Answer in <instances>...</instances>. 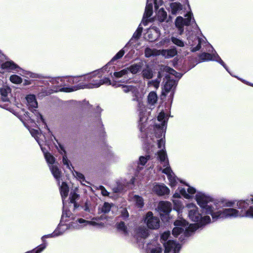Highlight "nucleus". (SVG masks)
<instances>
[{
    "mask_svg": "<svg viewBox=\"0 0 253 253\" xmlns=\"http://www.w3.org/2000/svg\"><path fill=\"white\" fill-rule=\"evenodd\" d=\"M188 224V223L185 220H176L174 222V225L176 226L172 230V234L175 237H177L181 233L183 232L184 228L182 227H185Z\"/></svg>",
    "mask_w": 253,
    "mask_h": 253,
    "instance_id": "obj_8",
    "label": "nucleus"
},
{
    "mask_svg": "<svg viewBox=\"0 0 253 253\" xmlns=\"http://www.w3.org/2000/svg\"><path fill=\"white\" fill-rule=\"evenodd\" d=\"M80 196L78 194L76 193L75 192H71L69 199L70 200V203H74L76 202V200L79 199Z\"/></svg>",
    "mask_w": 253,
    "mask_h": 253,
    "instance_id": "obj_39",
    "label": "nucleus"
},
{
    "mask_svg": "<svg viewBox=\"0 0 253 253\" xmlns=\"http://www.w3.org/2000/svg\"><path fill=\"white\" fill-rule=\"evenodd\" d=\"M147 227L151 229H158L160 227L159 218L156 216H154L152 211H148L144 219Z\"/></svg>",
    "mask_w": 253,
    "mask_h": 253,
    "instance_id": "obj_5",
    "label": "nucleus"
},
{
    "mask_svg": "<svg viewBox=\"0 0 253 253\" xmlns=\"http://www.w3.org/2000/svg\"><path fill=\"white\" fill-rule=\"evenodd\" d=\"M158 209L160 213L161 218L162 220L165 219V217L169 216L171 211V204L168 201H162L159 204Z\"/></svg>",
    "mask_w": 253,
    "mask_h": 253,
    "instance_id": "obj_7",
    "label": "nucleus"
},
{
    "mask_svg": "<svg viewBox=\"0 0 253 253\" xmlns=\"http://www.w3.org/2000/svg\"><path fill=\"white\" fill-rule=\"evenodd\" d=\"M77 221L81 223V224H83V223H85L86 224H89V223H90L91 222L90 221H87V220H86L83 218H79L78 220H77Z\"/></svg>",
    "mask_w": 253,
    "mask_h": 253,
    "instance_id": "obj_63",
    "label": "nucleus"
},
{
    "mask_svg": "<svg viewBox=\"0 0 253 253\" xmlns=\"http://www.w3.org/2000/svg\"><path fill=\"white\" fill-rule=\"evenodd\" d=\"M213 59V61H215L218 63H219L221 65H222L224 68H226V65L223 61L221 59V58L219 56V55L216 53L215 56Z\"/></svg>",
    "mask_w": 253,
    "mask_h": 253,
    "instance_id": "obj_51",
    "label": "nucleus"
},
{
    "mask_svg": "<svg viewBox=\"0 0 253 253\" xmlns=\"http://www.w3.org/2000/svg\"><path fill=\"white\" fill-rule=\"evenodd\" d=\"M128 73V69L127 68L124 69L119 72H115L114 76L116 78H121Z\"/></svg>",
    "mask_w": 253,
    "mask_h": 253,
    "instance_id": "obj_41",
    "label": "nucleus"
},
{
    "mask_svg": "<svg viewBox=\"0 0 253 253\" xmlns=\"http://www.w3.org/2000/svg\"><path fill=\"white\" fill-rule=\"evenodd\" d=\"M171 12L173 14H175L178 11L182 10V5L179 2H173L170 5Z\"/></svg>",
    "mask_w": 253,
    "mask_h": 253,
    "instance_id": "obj_27",
    "label": "nucleus"
},
{
    "mask_svg": "<svg viewBox=\"0 0 253 253\" xmlns=\"http://www.w3.org/2000/svg\"><path fill=\"white\" fill-rule=\"evenodd\" d=\"M10 81L14 84H19L22 83V79L16 75H12L10 77Z\"/></svg>",
    "mask_w": 253,
    "mask_h": 253,
    "instance_id": "obj_36",
    "label": "nucleus"
},
{
    "mask_svg": "<svg viewBox=\"0 0 253 253\" xmlns=\"http://www.w3.org/2000/svg\"><path fill=\"white\" fill-rule=\"evenodd\" d=\"M168 178L169 181V185L171 186V187L175 186L177 184L175 177L170 175L168 176Z\"/></svg>",
    "mask_w": 253,
    "mask_h": 253,
    "instance_id": "obj_45",
    "label": "nucleus"
},
{
    "mask_svg": "<svg viewBox=\"0 0 253 253\" xmlns=\"http://www.w3.org/2000/svg\"><path fill=\"white\" fill-rule=\"evenodd\" d=\"M198 40V44L196 46L198 48V50H199L201 48V43H202V39L199 37L197 38Z\"/></svg>",
    "mask_w": 253,
    "mask_h": 253,
    "instance_id": "obj_64",
    "label": "nucleus"
},
{
    "mask_svg": "<svg viewBox=\"0 0 253 253\" xmlns=\"http://www.w3.org/2000/svg\"><path fill=\"white\" fill-rule=\"evenodd\" d=\"M100 188L101 190V193L102 195L104 196H108L109 195V193L107 191V190L105 189V188L103 186H100Z\"/></svg>",
    "mask_w": 253,
    "mask_h": 253,
    "instance_id": "obj_57",
    "label": "nucleus"
},
{
    "mask_svg": "<svg viewBox=\"0 0 253 253\" xmlns=\"http://www.w3.org/2000/svg\"><path fill=\"white\" fill-rule=\"evenodd\" d=\"M176 246V242L173 240H169L164 243L165 247V253H169Z\"/></svg>",
    "mask_w": 253,
    "mask_h": 253,
    "instance_id": "obj_17",
    "label": "nucleus"
},
{
    "mask_svg": "<svg viewBox=\"0 0 253 253\" xmlns=\"http://www.w3.org/2000/svg\"><path fill=\"white\" fill-rule=\"evenodd\" d=\"M26 98L28 109L33 113L34 111L37 112V110L35 109L38 107V102L35 96L33 94H29L27 96Z\"/></svg>",
    "mask_w": 253,
    "mask_h": 253,
    "instance_id": "obj_9",
    "label": "nucleus"
},
{
    "mask_svg": "<svg viewBox=\"0 0 253 253\" xmlns=\"http://www.w3.org/2000/svg\"><path fill=\"white\" fill-rule=\"evenodd\" d=\"M175 82L174 80L168 79L164 85V89L166 92L169 93L175 85Z\"/></svg>",
    "mask_w": 253,
    "mask_h": 253,
    "instance_id": "obj_24",
    "label": "nucleus"
},
{
    "mask_svg": "<svg viewBox=\"0 0 253 253\" xmlns=\"http://www.w3.org/2000/svg\"><path fill=\"white\" fill-rule=\"evenodd\" d=\"M164 123V122L161 124H156L154 126L155 136L158 138H161L163 135Z\"/></svg>",
    "mask_w": 253,
    "mask_h": 253,
    "instance_id": "obj_16",
    "label": "nucleus"
},
{
    "mask_svg": "<svg viewBox=\"0 0 253 253\" xmlns=\"http://www.w3.org/2000/svg\"><path fill=\"white\" fill-rule=\"evenodd\" d=\"M142 76L144 79H151L153 77V72L151 69H144L142 71Z\"/></svg>",
    "mask_w": 253,
    "mask_h": 253,
    "instance_id": "obj_31",
    "label": "nucleus"
},
{
    "mask_svg": "<svg viewBox=\"0 0 253 253\" xmlns=\"http://www.w3.org/2000/svg\"><path fill=\"white\" fill-rule=\"evenodd\" d=\"M191 21V17L190 15L188 16V17H187V18H183V26H189L190 25Z\"/></svg>",
    "mask_w": 253,
    "mask_h": 253,
    "instance_id": "obj_55",
    "label": "nucleus"
},
{
    "mask_svg": "<svg viewBox=\"0 0 253 253\" xmlns=\"http://www.w3.org/2000/svg\"><path fill=\"white\" fill-rule=\"evenodd\" d=\"M11 88L8 86H3L0 88V93L3 101H7L9 100L8 94L11 92Z\"/></svg>",
    "mask_w": 253,
    "mask_h": 253,
    "instance_id": "obj_15",
    "label": "nucleus"
},
{
    "mask_svg": "<svg viewBox=\"0 0 253 253\" xmlns=\"http://www.w3.org/2000/svg\"><path fill=\"white\" fill-rule=\"evenodd\" d=\"M170 236V232L169 231L164 232L161 236L160 240L166 242Z\"/></svg>",
    "mask_w": 253,
    "mask_h": 253,
    "instance_id": "obj_49",
    "label": "nucleus"
},
{
    "mask_svg": "<svg viewBox=\"0 0 253 253\" xmlns=\"http://www.w3.org/2000/svg\"><path fill=\"white\" fill-rule=\"evenodd\" d=\"M136 202V206L138 208H142L144 206L143 199L139 195H135L134 196Z\"/></svg>",
    "mask_w": 253,
    "mask_h": 253,
    "instance_id": "obj_30",
    "label": "nucleus"
},
{
    "mask_svg": "<svg viewBox=\"0 0 253 253\" xmlns=\"http://www.w3.org/2000/svg\"><path fill=\"white\" fill-rule=\"evenodd\" d=\"M215 54H211L209 53L203 52L198 56L200 62H205L208 61H213L215 56Z\"/></svg>",
    "mask_w": 253,
    "mask_h": 253,
    "instance_id": "obj_14",
    "label": "nucleus"
},
{
    "mask_svg": "<svg viewBox=\"0 0 253 253\" xmlns=\"http://www.w3.org/2000/svg\"><path fill=\"white\" fill-rule=\"evenodd\" d=\"M162 172L167 175L168 176L171 175L172 172L171 169L170 167H168L163 169Z\"/></svg>",
    "mask_w": 253,
    "mask_h": 253,
    "instance_id": "obj_54",
    "label": "nucleus"
},
{
    "mask_svg": "<svg viewBox=\"0 0 253 253\" xmlns=\"http://www.w3.org/2000/svg\"><path fill=\"white\" fill-rule=\"evenodd\" d=\"M69 192V188L68 184L65 182H63L62 183L61 186L60 187V193L63 204L64 203L65 200L68 196Z\"/></svg>",
    "mask_w": 253,
    "mask_h": 253,
    "instance_id": "obj_13",
    "label": "nucleus"
},
{
    "mask_svg": "<svg viewBox=\"0 0 253 253\" xmlns=\"http://www.w3.org/2000/svg\"><path fill=\"white\" fill-rule=\"evenodd\" d=\"M103 84H107L110 85L112 84L109 78H104L103 79H100L99 83L95 84V86H100L101 85Z\"/></svg>",
    "mask_w": 253,
    "mask_h": 253,
    "instance_id": "obj_42",
    "label": "nucleus"
},
{
    "mask_svg": "<svg viewBox=\"0 0 253 253\" xmlns=\"http://www.w3.org/2000/svg\"><path fill=\"white\" fill-rule=\"evenodd\" d=\"M196 200L205 214L211 215L214 213L213 208L211 206L208 205V203L212 201L211 197L207 196L203 193H198L196 195Z\"/></svg>",
    "mask_w": 253,
    "mask_h": 253,
    "instance_id": "obj_1",
    "label": "nucleus"
},
{
    "mask_svg": "<svg viewBox=\"0 0 253 253\" xmlns=\"http://www.w3.org/2000/svg\"><path fill=\"white\" fill-rule=\"evenodd\" d=\"M70 81H73V84H75L76 85L71 87H62L60 90L63 92H70L75 90H77L80 89H84V88H79L80 84H82L85 82V76L80 77H70Z\"/></svg>",
    "mask_w": 253,
    "mask_h": 253,
    "instance_id": "obj_4",
    "label": "nucleus"
},
{
    "mask_svg": "<svg viewBox=\"0 0 253 253\" xmlns=\"http://www.w3.org/2000/svg\"><path fill=\"white\" fill-rule=\"evenodd\" d=\"M96 73L95 72L85 76V82L82 84H80L79 88H96L99 86H95V84L99 83L100 78L102 75Z\"/></svg>",
    "mask_w": 253,
    "mask_h": 253,
    "instance_id": "obj_3",
    "label": "nucleus"
},
{
    "mask_svg": "<svg viewBox=\"0 0 253 253\" xmlns=\"http://www.w3.org/2000/svg\"><path fill=\"white\" fill-rule=\"evenodd\" d=\"M125 54V51L123 49H122L120 50L111 60V61L104 67L102 68V70H105L106 69V66H107L108 65H109L111 64L112 62H113L114 61L117 60L118 59H121L124 55Z\"/></svg>",
    "mask_w": 253,
    "mask_h": 253,
    "instance_id": "obj_23",
    "label": "nucleus"
},
{
    "mask_svg": "<svg viewBox=\"0 0 253 253\" xmlns=\"http://www.w3.org/2000/svg\"><path fill=\"white\" fill-rule=\"evenodd\" d=\"M221 202L223 204V206L227 207H232L235 204L234 201H230L226 200H222Z\"/></svg>",
    "mask_w": 253,
    "mask_h": 253,
    "instance_id": "obj_48",
    "label": "nucleus"
},
{
    "mask_svg": "<svg viewBox=\"0 0 253 253\" xmlns=\"http://www.w3.org/2000/svg\"><path fill=\"white\" fill-rule=\"evenodd\" d=\"M211 222V218L208 215H206L204 217H203L201 215V219H200V220L199 221L198 223V226H202L206 224H208Z\"/></svg>",
    "mask_w": 253,
    "mask_h": 253,
    "instance_id": "obj_29",
    "label": "nucleus"
},
{
    "mask_svg": "<svg viewBox=\"0 0 253 253\" xmlns=\"http://www.w3.org/2000/svg\"><path fill=\"white\" fill-rule=\"evenodd\" d=\"M0 67L3 70L7 71L14 70L16 69L20 68V67L12 61H5L0 64Z\"/></svg>",
    "mask_w": 253,
    "mask_h": 253,
    "instance_id": "obj_12",
    "label": "nucleus"
},
{
    "mask_svg": "<svg viewBox=\"0 0 253 253\" xmlns=\"http://www.w3.org/2000/svg\"><path fill=\"white\" fill-rule=\"evenodd\" d=\"M51 172L57 180H59L61 177V172L56 166H52L51 168Z\"/></svg>",
    "mask_w": 253,
    "mask_h": 253,
    "instance_id": "obj_26",
    "label": "nucleus"
},
{
    "mask_svg": "<svg viewBox=\"0 0 253 253\" xmlns=\"http://www.w3.org/2000/svg\"><path fill=\"white\" fill-rule=\"evenodd\" d=\"M156 49H151L149 47H147L145 49L144 53L146 57L149 58L152 56L156 55Z\"/></svg>",
    "mask_w": 253,
    "mask_h": 253,
    "instance_id": "obj_32",
    "label": "nucleus"
},
{
    "mask_svg": "<svg viewBox=\"0 0 253 253\" xmlns=\"http://www.w3.org/2000/svg\"><path fill=\"white\" fill-rule=\"evenodd\" d=\"M178 190H179L180 194L183 196L185 198L189 199L190 198V195L186 193L184 188L178 187Z\"/></svg>",
    "mask_w": 253,
    "mask_h": 253,
    "instance_id": "obj_47",
    "label": "nucleus"
},
{
    "mask_svg": "<svg viewBox=\"0 0 253 253\" xmlns=\"http://www.w3.org/2000/svg\"><path fill=\"white\" fill-rule=\"evenodd\" d=\"M116 227L117 230L122 232L125 235L127 236L128 235V230L127 226L126 225L124 221H120L116 224Z\"/></svg>",
    "mask_w": 253,
    "mask_h": 253,
    "instance_id": "obj_18",
    "label": "nucleus"
},
{
    "mask_svg": "<svg viewBox=\"0 0 253 253\" xmlns=\"http://www.w3.org/2000/svg\"><path fill=\"white\" fill-rule=\"evenodd\" d=\"M194 209L189 211V217L192 221L195 222L198 224L200 219H201V214L198 211V208L195 205Z\"/></svg>",
    "mask_w": 253,
    "mask_h": 253,
    "instance_id": "obj_11",
    "label": "nucleus"
},
{
    "mask_svg": "<svg viewBox=\"0 0 253 253\" xmlns=\"http://www.w3.org/2000/svg\"><path fill=\"white\" fill-rule=\"evenodd\" d=\"M60 234V233H57L56 231H54L51 234L43 236L42 238V244L40 245L35 249L25 253H41L47 246V243L45 239V238L55 237L59 236Z\"/></svg>",
    "mask_w": 253,
    "mask_h": 253,
    "instance_id": "obj_6",
    "label": "nucleus"
},
{
    "mask_svg": "<svg viewBox=\"0 0 253 253\" xmlns=\"http://www.w3.org/2000/svg\"><path fill=\"white\" fill-rule=\"evenodd\" d=\"M183 18L181 16H178L175 21V26L177 27L183 26Z\"/></svg>",
    "mask_w": 253,
    "mask_h": 253,
    "instance_id": "obj_46",
    "label": "nucleus"
},
{
    "mask_svg": "<svg viewBox=\"0 0 253 253\" xmlns=\"http://www.w3.org/2000/svg\"><path fill=\"white\" fill-rule=\"evenodd\" d=\"M197 229V227L195 224H190L186 229L184 232L185 236H187L189 232H193Z\"/></svg>",
    "mask_w": 253,
    "mask_h": 253,
    "instance_id": "obj_40",
    "label": "nucleus"
},
{
    "mask_svg": "<svg viewBox=\"0 0 253 253\" xmlns=\"http://www.w3.org/2000/svg\"><path fill=\"white\" fill-rule=\"evenodd\" d=\"M240 217H248L253 218V207L251 206L246 211L240 212Z\"/></svg>",
    "mask_w": 253,
    "mask_h": 253,
    "instance_id": "obj_28",
    "label": "nucleus"
},
{
    "mask_svg": "<svg viewBox=\"0 0 253 253\" xmlns=\"http://www.w3.org/2000/svg\"><path fill=\"white\" fill-rule=\"evenodd\" d=\"M165 116V113L164 112H161L158 115L157 119L159 121L161 122L164 119Z\"/></svg>",
    "mask_w": 253,
    "mask_h": 253,
    "instance_id": "obj_60",
    "label": "nucleus"
},
{
    "mask_svg": "<svg viewBox=\"0 0 253 253\" xmlns=\"http://www.w3.org/2000/svg\"><path fill=\"white\" fill-rule=\"evenodd\" d=\"M157 154L158 156V159L161 162H164L167 158L166 151L163 149L158 151Z\"/></svg>",
    "mask_w": 253,
    "mask_h": 253,
    "instance_id": "obj_33",
    "label": "nucleus"
},
{
    "mask_svg": "<svg viewBox=\"0 0 253 253\" xmlns=\"http://www.w3.org/2000/svg\"><path fill=\"white\" fill-rule=\"evenodd\" d=\"M148 102L149 104L154 105L157 101V95L154 91L150 92L148 96Z\"/></svg>",
    "mask_w": 253,
    "mask_h": 253,
    "instance_id": "obj_25",
    "label": "nucleus"
},
{
    "mask_svg": "<svg viewBox=\"0 0 253 253\" xmlns=\"http://www.w3.org/2000/svg\"><path fill=\"white\" fill-rule=\"evenodd\" d=\"M44 157L46 162L50 164H53L55 163V158L49 152L44 153Z\"/></svg>",
    "mask_w": 253,
    "mask_h": 253,
    "instance_id": "obj_34",
    "label": "nucleus"
},
{
    "mask_svg": "<svg viewBox=\"0 0 253 253\" xmlns=\"http://www.w3.org/2000/svg\"><path fill=\"white\" fill-rule=\"evenodd\" d=\"M153 14V6L152 4H147L145 7L144 15L148 18L152 16Z\"/></svg>",
    "mask_w": 253,
    "mask_h": 253,
    "instance_id": "obj_35",
    "label": "nucleus"
},
{
    "mask_svg": "<svg viewBox=\"0 0 253 253\" xmlns=\"http://www.w3.org/2000/svg\"><path fill=\"white\" fill-rule=\"evenodd\" d=\"M142 67V64L140 62L139 63L132 64L127 68V69H128V71H129L132 74H136L141 70Z\"/></svg>",
    "mask_w": 253,
    "mask_h": 253,
    "instance_id": "obj_20",
    "label": "nucleus"
},
{
    "mask_svg": "<svg viewBox=\"0 0 253 253\" xmlns=\"http://www.w3.org/2000/svg\"><path fill=\"white\" fill-rule=\"evenodd\" d=\"M165 145V142L163 141V140L161 138L158 141V147L159 148H161L162 147Z\"/></svg>",
    "mask_w": 253,
    "mask_h": 253,
    "instance_id": "obj_62",
    "label": "nucleus"
},
{
    "mask_svg": "<svg viewBox=\"0 0 253 253\" xmlns=\"http://www.w3.org/2000/svg\"><path fill=\"white\" fill-rule=\"evenodd\" d=\"M136 232L141 238L146 239L149 234L148 230L145 227H139L136 230Z\"/></svg>",
    "mask_w": 253,
    "mask_h": 253,
    "instance_id": "obj_22",
    "label": "nucleus"
},
{
    "mask_svg": "<svg viewBox=\"0 0 253 253\" xmlns=\"http://www.w3.org/2000/svg\"><path fill=\"white\" fill-rule=\"evenodd\" d=\"M147 158L144 156L139 157V164L142 166H144L147 163Z\"/></svg>",
    "mask_w": 253,
    "mask_h": 253,
    "instance_id": "obj_56",
    "label": "nucleus"
},
{
    "mask_svg": "<svg viewBox=\"0 0 253 253\" xmlns=\"http://www.w3.org/2000/svg\"><path fill=\"white\" fill-rule=\"evenodd\" d=\"M180 182L184 184L185 185L189 187V188L187 189V192H188L189 194H194L196 193V190L195 188L190 186L188 184L183 182V181H180Z\"/></svg>",
    "mask_w": 253,
    "mask_h": 253,
    "instance_id": "obj_50",
    "label": "nucleus"
},
{
    "mask_svg": "<svg viewBox=\"0 0 253 253\" xmlns=\"http://www.w3.org/2000/svg\"><path fill=\"white\" fill-rule=\"evenodd\" d=\"M162 249L161 247L153 248L151 250L150 253H161Z\"/></svg>",
    "mask_w": 253,
    "mask_h": 253,
    "instance_id": "obj_58",
    "label": "nucleus"
},
{
    "mask_svg": "<svg viewBox=\"0 0 253 253\" xmlns=\"http://www.w3.org/2000/svg\"><path fill=\"white\" fill-rule=\"evenodd\" d=\"M153 191L159 196L168 195L170 190L165 184H156L154 186Z\"/></svg>",
    "mask_w": 253,
    "mask_h": 253,
    "instance_id": "obj_10",
    "label": "nucleus"
},
{
    "mask_svg": "<svg viewBox=\"0 0 253 253\" xmlns=\"http://www.w3.org/2000/svg\"><path fill=\"white\" fill-rule=\"evenodd\" d=\"M162 55L166 56L167 58L173 57L177 54V51L176 48L168 49L166 50H163L162 51Z\"/></svg>",
    "mask_w": 253,
    "mask_h": 253,
    "instance_id": "obj_21",
    "label": "nucleus"
},
{
    "mask_svg": "<svg viewBox=\"0 0 253 253\" xmlns=\"http://www.w3.org/2000/svg\"><path fill=\"white\" fill-rule=\"evenodd\" d=\"M171 41L173 43H174V44L178 46L183 47L184 46V42L182 40L177 38L171 37Z\"/></svg>",
    "mask_w": 253,
    "mask_h": 253,
    "instance_id": "obj_38",
    "label": "nucleus"
},
{
    "mask_svg": "<svg viewBox=\"0 0 253 253\" xmlns=\"http://www.w3.org/2000/svg\"><path fill=\"white\" fill-rule=\"evenodd\" d=\"M112 85L116 86H122L123 90L125 93H127L129 91H132V89L134 88V86L132 85H122L120 84H118V85H117L116 83L113 84Z\"/></svg>",
    "mask_w": 253,
    "mask_h": 253,
    "instance_id": "obj_37",
    "label": "nucleus"
},
{
    "mask_svg": "<svg viewBox=\"0 0 253 253\" xmlns=\"http://www.w3.org/2000/svg\"><path fill=\"white\" fill-rule=\"evenodd\" d=\"M164 71L172 75H174L175 73H176L174 69L167 66L164 67Z\"/></svg>",
    "mask_w": 253,
    "mask_h": 253,
    "instance_id": "obj_53",
    "label": "nucleus"
},
{
    "mask_svg": "<svg viewBox=\"0 0 253 253\" xmlns=\"http://www.w3.org/2000/svg\"><path fill=\"white\" fill-rule=\"evenodd\" d=\"M111 205L108 202H105L102 208V212L104 213H108L111 210Z\"/></svg>",
    "mask_w": 253,
    "mask_h": 253,
    "instance_id": "obj_43",
    "label": "nucleus"
},
{
    "mask_svg": "<svg viewBox=\"0 0 253 253\" xmlns=\"http://www.w3.org/2000/svg\"><path fill=\"white\" fill-rule=\"evenodd\" d=\"M250 200L249 199H247L246 200H240L237 203V207L240 210L239 212L246 211L249 208V206Z\"/></svg>",
    "mask_w": 253,
    "mask_h": 253,
    "instance_id": "obj_19",
    "label": "nucleus"
},
{
    "mask_svg": "<svg viewBox=\"0 0 253 253\" xmlns=\"http://www.w3.org/2000/svg\"><path fill=\"white\" fill-rule=\"evenodd\" d=\"M213 221L219 218H236L240 217L239 211L234 208L224 209L222 211L214 212L211 215Z\"/></svg>",
    "mask_w": 253,
    "mask_h": 253,
    "instance_id": "obj_2",
    "label": "nucleus"
},
{
    "mask_svg": "<svg viewBox=\"0 0 253 253\" xmlns=\"http://www.w3.org/2000/svg\"><path fill=\"white\" fill-rule=\"evenodd\" d=\"M121 216L124 219H126V218H127L128 217L129 213H128V212L127 210H126V208L124 209L121 211Z\"/></svg>",
    "mask_w": 253,
    "mask_h": 253,
    "instance_id": "obj_52",
    "label": "nucleus"
},
{
    "mask_svg": "<svg viewBox=\"0 0 253 253\" xmlns=\"http://www.w3.org/2000/svg\"><path fill=\"white\" fill-rule=\"evenodd\" d=\"M76 176L78 178H79L80 180H82L83 181H84L85 180V177L83 174H82L81 172L76 171Z\"/></svg>",
    "mask_w": 253,
    "mask_h": 253,
    "instance_id": "obj_61",
    "label": "nucleus"
},
{
    "mask_svg": "<svg viewBox=\"0 0 253 253\" xmlns=\"http://www.w3.org/2000/svg\"><path fill=\"white\" fill-rule=\"evenodd\" d=\"M142 30L143 29L142 27H138L136 31L134 33L132 36V38H134L136 40L139 39L141 37Z\"/></svg>",
    "mask_w": 253,
    "mask_h": 253,
    "instance_id": "obj_44",
    "label": "nucleus"
},
{
    "mask_svg": "<svg viewBox=\"0 0 253 253\" xmlns=\"http://www.w3.org/2000/svg\"><path fill=\"white\" fill-rule=\"evenodd\" d=\"M63 163L64 165H66L67 167L69 168V164L70 162L67 159V157L66 155L63 156Z\"/></svg>",
    "mask_w": 253,
    "mask_h": 253,
    "instance_id": "obj_59",
    "label": "nucleus"
}]
</instances>
